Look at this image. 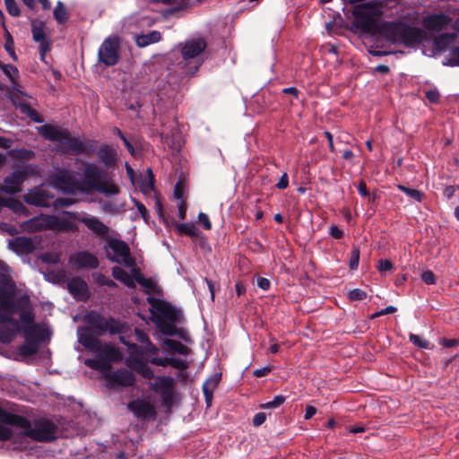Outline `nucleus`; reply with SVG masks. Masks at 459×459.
<instances>
[{
    "label": "nucleus",
    "instance_id": "f257e3e1",
    "mask_svg": "<svg viewBox=\"0 0 459 459\" xmlns=\"http://www.w3.org/2000/svg\"><path fill=\"white\" fill-rule=\"evenodd\" d=\"M384 13L380 3H367L354 10V24L365 32L377 33L385 40L395 44L412 47L420 44L425 37L423 30L410 26L403 22H382Z\"/></svg>",
    "mask_w": 459,
    "mask_h": 459
},
{
    "label": "nucleus",
    "instance_id": "f03ea898",
    "mask_svg": "<svg viewBox=\"0 0 459 459\" xmlns=\"http://www.w3.org/2000/svg\"><path fill=\"white\" fill-rule=\"evenodd\" d=\"M0 421L9 425L13 430L14 437L11 439L13 441L22 437H28L38 442H49L56 438V427L48 420H38L32 426L27 418L0 407Z\"/></svg>",
    "mask_w": 459,
    "mask_h": 459
},
{
    "label": "nucleus",
    "instance_id": "7ed1b4c3",
    "mask_svg": "<svg viewBox=\"0 0 459 459\" xmlns=\"http://www.w3.org/2000/svg\"><path fill=\"white\" fill-rule=\"evenodd\" d=\"M39 134L46 139L57 143L61 152L74 155L89 154L91 150L80 139L72 136L69 130L49 125L39 128Z\"/></svg>",
    "mask_w": 459,
    "mask_h": 459
},
{
    "label": "nucleus",
    "instance_id": "20e7f679",
    "mask_svg": "<svg viewBox=\"0 0 459 459\" xmlns=\"http://www.w3.org/2000/svg\"><path fill=\"white\" fill-rule=\"evenodd\" d=\"M207 47L204 38H195L186 40L179 45L182 61L178 65L181 73L192 76L203 63L201 55Z\"/></svg>",
    "mask_w": 459,
    "mask_h": 459
},
{
    "label": "nucleus",
    "instance_id": "39448f33",
    "mask_svg": "<svg viewBox=\"0 0 459 459\" xmlns=\"http://www.w3.org/2000/svg\"><path fill=\"white\" fill-rule=\"evenodd\" d=\"M84 184L95 191L107 196L119 194V187L108 176V174L97 165L87 163L83 169Z\"/></svg>",
    "mask_w": 459,
    "mask_h": 459
},
{
    "label": "nucleus",
    "instance_id": "423d86ee",
    "mask_svg": "<svg viewBox=\"0 0 459 459\" xmlns=\"http://www.w3.org/2000/svg\"><path fill=\"white\" fill-rule=\"evenodd\" d=\"M16 285L13 279L4 273H0V324H13L18 327V321L13 317L15 304L13 300Z\"/></svg>",
    "mask_w": 459,
    "mask_h": 459
},
{
    "label": "nucleus",
    "instance_id": "0eeeda50",
    "mask_svg": "<svg viewBox=\"0 0 459 459\" xmlns=\"http://www.w3.org/2000/svg\"><path fill=\"white\" fill-rule=\"evenodd\" d=\"M25 227L26 230L30 231H41L46 230L75 231L78 230L75 223L69 218L43 214L28 221Z\"/></svg>",
    "mask_w": 459,
    "mask_h": 459
},
{
    "label": "nucleus",
    "instance_id": "6e6552de",
    "mask_svg": "<svg viewBox=\"0 0 459 459\" xmlns=\"http://www.w3.org/2000/svg\"><path fill=\"white\" fill-rule=\"evenodd\" d=\"M89 325L88 328L92 330L97 335H102L106 333L110 334L124 333L128 325L112 317H106L98 312L91 311L85 316Z\"/></svg>",
    "mask_w": 459,
    "mask_h": 459
},
{
    "label": "nucleus",
    "instance_id": "1a4fd4ad",
    "mask_svg": "<svg viewBox=\"0 0 459 459\" xmlns=\"http://www.w3.org/2000/svg\"><path fill=\"white\" fill-rule=\"evenodd\" d=\"M105 249L110 261L125 266L135 265V258L132 255L128 244L124 240L108 238Z\"/></svg>",
    "mask_w": 459,
    "mask_h": 459
},
{
    "label": "nucleus",
    "instance_id": "9d476101",
    "mask_svg": "<svg viewBox=\"0 0 459 459\" xmlns=\"http://www.w3.org/2000/svg\"><path fill=\"white\" fill-rule=\"evenodd\" d=\"M146 300L151 307L150 312L156 321L166 320L169 323L178 321V313L170 303L154 297H148Z\"/></svg>",
    "mask_w": 459,
    "mask_h": 459
},
{
    "label": "nucleus",
    "instance_id": "9b49d317",
    "mask_svg": "<svg viewBox=\"0 0 459 459\" xmlns=\"http://www.w3.org/2000/svg\"><path fill=\"white\" fill-rule=\"evenodd\" d=\"M120 42L117 37H108L100 45L98 51L100 63L106 66H113L119 61Z\"/></svg>",
    "mask_w": 459,
    "mask_h": 459
},
{
    "label": "nucleus",
    "instance_id": "f8f14e48",
    "mask_svg": "<svg viewBox=\"0 0 459 459\" xmlns=\"http://www.w3.org/2000/svg\"><path fill=\"white\" fill-rule=\"evenodd\" d=\"M174 385L171 377H156L155 381L150 384V388L160 396L164 406L170 407L175 398Z\"/></svg>",
    "mask_w": 459,
    "mask_h": 459
},
{
    "label": "nucleus",
    "instance_id": "ddd939ff",
    "mask_svg": "<svg viewBox=\"0 0 459 459\" xmlns=\"http://www.w3.org/2000/svg\"><path fill=\"white\" fill-rule=\"evenodd\" d=\"M23 200L28 204L49 207L54 202V194L48 188L35 187L23 195Z\"/></svg>",
    "mask_w": 459,
    "mask_h": 459
},
{
    "label": "nucleus",
    "instance_id": "4468645a",
    "mask_svg": "<svg viewBox=\"0 0 459 459\" xmlns=\"http://www.w3.org/2000/svg\"><path fill=\"white\" fill-rule=\"evenodd\" d=\"M51 182L56 188L65 193H73L76 188V173L69 169L58 170L51 177Z\"/></svg>",
    "mask_w": 459,
    "mask_h": 459
},
{
    "label": "nucleus",
    "instance_id": "2eb2a0df",
    "mask_svg": "<svg viewBox=\"0 0 459 459\" xmlns=\"http://www.w3.org/2000/svg\"><path fill=\"white\" fill-rule=\"evenodd\" d=\"M126 365L136 372L138 375L145 379L155 378L152 368L147 364L146 356H137L134 353L130 354L125 360ZM148 362H150L148 360Z\"/></svg>",
    "mask_w": 459,
    "mask_h": 459
},
{
    "label": "nucleus",
    "instance_id": "dca6fc26",
    "mask_svg": "<svg viewBox=\"0 0 459 459\" xmlns=\"http://www.w3.org/2000/svg\"><path fill=\"white\" fill-rule=\"evenodd\" d=\"M105 378L111 386L130 387L135 384L136 378L132 369L119 368L105 374Z\"/></svg>",
    "mask_w": 459,
    "mask_h": 459
},
{
    "label": "nucleus",
    "instance_id": "f3484780",
    "mask_svg": "<svg viewBox=\"0 0 459 459\" xmlns=\"http://www.w3.org/2000/svg\"><path fill=\"white\" fill-rule=\"evenodd\" d=\"M128 410L139 420L154 419L157 411L155 406L143 399L134 400L127 404Z\"/></svg>",
    "mask_w": 459,
    "mask_h": 459
},
{
    "label": "nucleus",
    "instance_id": "a211bd4d",
    "mask_svg": "<svg viewBox=\"0 0 459 459\" xmlns=\"http://www.w3.org/2000/svg\"><path fill=\"white\" fill-rule=\"evenodd\" d=\"M30 172L27 169H17L4 179L2 191L6 194H16L22 190V183Z\"/></svg>",
    "mask_w": 459,
    "mask_h": 459
},
{
    "label": "nucleus",
    "instance_id": "6ab92c4d",
    "mask_svg": "<svg viewBox=\"0 0 459 459\" xmlns=\"http://www.w3.org/2000/svg\"><path fill=\"white\" fill-rule=\"evenodd\" d=\"M65 214H68L73 219H77L79 221L83 223L90 230H91L95 235L107 238L109 228L104 224L100 219L94 216H84L81 218H77L75 213L65 212Z\"/></svg>",
    "mask_w": 459,
    "mask_h": 459
},
{
    "label": "nucleus",
    "instance_id": "aec40b11",
    "mask_svg": "<svg viewBox=\"0 0 459 459\" xmlns=\"http://www.w3.org/2000/svg\"><path fill=\"white\" fill-rule=\"evenodd\" d=\"M69 264L77 269H93L99 266V260L96 255L91 254L90 252L80 251L70 256Z\"/></svg>",
    "mask_w": 459,
    "mask_h": 459
},
{
    "label": "nucleus",
    "instance_id": "412c9836",
    "mask_svg": "<svg viewBox=\"0 0 459 459\" xmlns=\"http://www.w3.org/2000/svg\"><path fill=\"white\" fill-rule=\"evenodd\" d=\"M452 18L446 14H432L423 19V26L430 30L439 32L445 27L450 25Z\"/></svg>",
    "mask_w": 459,
    "mask_h": 459
},
{
    "label": "nucleus",
    "instance_id": "4be33fe9",
    "mask_svg": "<svg viewBox=\"0 0 459 459\" xmlns=\"http://www.w3.org/2000/svg\"><path fill=\"white\" fill-rule=\"evenodd\" d=\"M134 333L137 342L143 344L140 347L141 355L146 356L147 359L155 357L159 352V349L150 341L148 335L139 328L134 329Z\"/></svg>",
    "mask_w": 459,
    "mask_h": 459
},
{
    "label": "nucleus",
    "instance_id": "5701e85b",
    "mask_svg": "<svg viewBox=\"0 0 459 459\" xmlns=\"http://www.w3.org/2000/svg\"><path fill=\"white\" fill-rule=\"evenodd\" d=\"M15 311L21 310L20 320L23 324V326L29 325L34 323L35 316L30 309H28L30 306V300L28 297H22L19 300L14 302Z\"/></svg>",
    "mask_w": 459,
    "mask_h": 459
},
{
    "label": "nucleus",
    "instance_id": "b1692460",
    "mask_svg": "<svg viewBox=\"0 0 459 459\" xmlns=\"http://www.w3.org/2000/svg\"><path fill=\"white\" fill-rule=\"evenodd\" d=\"M69 292L77 299L83 300L88 297L87 283L81 278L75 277L67 282Z\"/></svg>",
    "mask_w": 459,
    "mask_h": 459
},
{
    "label": "nucleus",
    "instance_id": "393cba45",
    "mask_svg": "<svg viewBox=\"0 0 459 459\" xmlns=\"http://www.w3.org/2000/svg\"><path fill=\"white\" fill-rule=\"evenodd\" d=\"M93 333H95L92 330L86 327L79 334V342L86 349L92 351H99L101 349V342Z\"/></svg>",
    "mask_w": 459,
    "mask_h": 459
},
{
    "label": "nucleus",
    "instance_id": "a878e982",
    "mask_svg": "<svg viewBox=\"0 0 459 459\" xmlns=\"http://www.w3.org/2000/svg\"><path fill=\"white\" fill-rule=\"evenodd\" d=\"M148 360L152 364L156 365V366H160V367L171 366L172 368H178V369H186L188 367V364L186 361H185L181 359H178V358H169H169H160V357H157V355H156L155 357L148 359Z\"/></svg>",
    "mask_w": 459,
    "mask_h": 459
},
{
    "label": "nucleus",
    "instance_id": "bb28decb",
    "mask_svg": "<svg viewBox=\"0 0 459 459\" xmlns=\"http://www.w3.org/2000/svg\"><path fill=\"white\" fill-rule=\"evenodd\" d=\"M221 378V373H216L210 377L203 385V392L207 406H211L212 395L215 388L219 385Z\"/></svg>",
    "mask_w": 459,
    "mask_h": 459
},
{
    "label": "nucleus",
    "instance_id": "cd10ccee",
    "mask_svg": "<svg viewBox=\"0 0 459 459\" xmlns=\"http://www.w3.org/2000/svg\"><path fill=\"white\" fill-rule=\"evenodd\" d=\"M11 248L18 254H29L34 249L33 242L30 238L18 237L10 241Z\"/></svg>",
    "mask_w": 459,
    "mask_h": 459
},
{
    "label": "nucleus",
    "instance_id": "c85d7f7f",
    "mask_svg": "<svg viewBox=\"0 0 459 459\" xmlns=\"http://www.w3.org/2000/svg\"><path fill=\"white\" fill-rule=\"evenodd\" d=\"M100 357L109 362H119L122 360L123 356L121 351L112 345H101Z\"/></svg>",
    "mask_w": 459,
    "mask_h": 459
},
{
    "label": "nucleus",
    "instance_id": "c756f323",
    "mask_svg": "<svg viewBox=\"0 0 459 459\" xmlns=\"http://www.w3.org/2000/svg\"><path fill=\"white\" fill-rule=\"evenodd\" d=\"M161 39V34L158 30H152L147 34L138 35L135 43L140 48L147 47L151 44L157 43Z\"/></svg>",
    "mask_w": 459,
    "mask_h": 459
},
{
    "label": "nucleus",
    "instance_id": "7c9ffc66",
    "mask_svg": "<svg viewBox=\"0 0 459 459\" xmlns=\"http://www.w3.org/2000/svg\"><path fill=\"white\" fill-rule=\"evenodd\" d=\"M112 276L121 281L123 284L127 286L128 288H134L135 283L134 279L131 277V275L125 271L123 268L119 266H114L112 268Z\"/></svg>",
    "mask_w": 459,
    "mask_h": 459
},
{
    "label": "nucleus",
    "instance_id": "2f4dec72",
    "mask_svg": "<svg viewBox=\"0 0 459 459\" xmlns=\"http://www.w3.org/2000/svg\"><path fill=\"white\" fill-rule=\"evenodd\" d=\"M98 157L100 160L106 166H110L116 161V152L108 145H102L99 152Z\"/></svg>",
    "mask_w": 459,
    "mask_h": 459
},
{
    "label": "nucleus",
    "instance_id": "473e14b6",
    "mask_svg": "<svg viewBox=\"0 0 459 459\" xmlns=\"http://www.w3.org/2000/svg\"><path fill=\"white\" fill-rule=\"evenodd\" d=\"M455 33H443L435 38L434 44L438 49L445 50L455 41Z\"/></svg>",
    "mask_w": 459,
    "mask_h": 459
},
{
    "label": "nucleus",
    "instance_id": "72a5a7b5",
    "mask_svg": "<svg viewBox=\"0 0 459 459\" xmlns=\"http://www.w3.org/2000/svg\"><path fill=\"white\" fill-rule=\"evenodd\" d=\"M177 230L181 235H186L190 237H199L200 230L193 223H178L176 225Z\"/></svg>",
    "mask_w": 459,
    "mask_h": 459
},
{
    "label": "nucleus",
    "instance_id": "f704fd0d",
    "mask_svg": "<svg viewBox=\"0 0 459 459\" xmlns=\"http://www.w3.org/2000/svg\"><path fill=\"white\" fill-rule=\"evenodd\" d=\"M164 343L169 350L176 353L181 355H188L190 353V349L179 341L167 339L165 340Z\"/></svg>",
    "mask_w": 459,
    "mask_h": 459
},
{
    "label": "nucleus",
    "instance_id": "c9c22d12",
    "mask_svg": "<svg viewBox=\"0 0 459 459\" xmlns=\"http://www.w3.org/2000/svg\"><path fill=\"white\" fill-rule=\"evenodd\" d=\"M31 27L32 38L34 41H40L44 39H47L44 31L45 24L43 22H38L34 21L31 22Z\"/></svg>",
    "mask_w": 459,
    "mask_h": 459
},
{
    "label": "nucleus",
    "instance_id": "e433bc0d",
    "mask_svg": "<svg viewBox=\"0 0 459 459\" xmlns=\"http://www.w3.org/2000/svg\"><path fill=\"white\" fill-rule=\"evenodd\" d=\"M13 329L0 328V342L3 343H10L16 336V331L19 330V326L16 327L13 324Z\"/></svg>",
    "mask_w": 459,
    "mask_h": 459
},
{
    "label": "nucleus",
    "instance_id": "4c0bfd02",
    "mask_svg": "<svg viewBox=\"0 0 459 459\" xmlns=\"http://www.w3.org/2000/svg\"><path fill=\"white\" fill-rule=\"evenodd\" d=\"M139 284L145 289V293L150 294L151 292L159 293L160 288L156 282L151 278L140 277Z\"/></svg>",
    "mask_w": 459,
    "mask_h": 459
},
{
    "label": "nucleus",
    "instance_id": "58836bf2",
    "mask_svg": "<svg viewBox=\"0 0 459 459\" xmlns=\"http://www.w3.org/2000/svg\"><path fill=\"white\" fill-rule=\"evenodd\" d=\"M23 333L27 340L32 338H41V329L35 323L23 326Z\"/></svg>",
    "mask_w": 459,
    "mask_h": 459
},
{
    "label": "nucleus",
    "instance_id": "ea45409f",
    "mask_svg": "<svg viewBox=\"0 0 459 459\" xmlns=\"http://www.w3.org/2000/svg\"><path fill=\"white\" fill-rule=\"evenodd\" d=\"M54 17L59 24H63L67 21V13L61 2H58L54 9Z\"/></svg>",
    "mask_w": 459,
    "mask_h": 459
},
{
    "label": "nucleus",
    "instance_id": "a19ab883",
    "mask_svg": "<svg viewBox=\"0 0 459 459\" xmlns=\"http://www.w3.org/2000/svg\"><path fill=\"white\" fill-rule=\"evenodd\" d=\"M0 67L3 70V72L4 73V74L10 79L12 83H14L15 79L19 75L18 69L13 65H3L1 63H0Z\"/></svg>",
    "mask_w": 459,
    "mask_h": 459
},
{
    "label": "nucleus",
    "instance_id": "79ce46f5",
    "mask_svg": "<svg viewBox=\"0 0 459 459\" xmlns=\"http://www.w3.org/2000/svg\"><path fill=\"white\" fill-rule=\"evenodd\" d=\"M39 347L36 342H29L22 345L19 349L20 354L22 356H31L38 352Z\"/></svg>",
    "mask_w": 459,
    "mask_h": 459
},
{
    "label": "nucleus",
    "instance_id": "37998d69",
    "mask_svg": "<svg viewBox=\"0 0 459 459\" xmlns=\"http://www.w3.org/2000/svg\"><path fill=\"white\" fill-rule=\"evenodd\" d=\"M398 188L400 190H402L403 193H405L408 196L412 198L413 200H415L417 202H421L422 201L424 194L422 192L419 191L418 189L409 188V187H406V186H402V185H399Z\"/></svg>",
    "mask_w": 459,
    "mask_h": 459
},
{
    "label": "nucleus",
    "instance_id": "c03bdc74",
    "mask_svg": "<svg viewBox=\"0 0 459 459\" xmlns=\"http://www.w3.org/2000/svg\"><path fill=\"white\" fill-rule=\"evenodd\" d=\"M286 400V397L281 395V394H279V395H276L273 401H270L268 403H263L260 405V408L261 409H275V408H278L280 407Z\"/></svg>",
    "mask_w": 459,
    "mask_h": 459
},
{
    "label": "nucleus",
    "instance_id": "a18cd8bd",
    "mask_svg": "<svg viewBox=\"0 0 459 459\" xmlns=\"http://www.w3.org/2000/svg\"><path fill=\"white\" fill-rule=\"evenodd\" d=\"M13 437L14 432L10 426L0 421V441L11 440Z\"/></svg>",
    "mask_w": 459,
    "mask_h": 459
},
{
    "label": "nucleus",
    "instance_id": "49530a36",
    "mask_svg": "<svg viewBox=\"0 0 459 459\" xmlns=\"http://www.w3.org/2000/svg\"><path fill=\"white\" fill-rule=\"evenodd\" d=\"M4 48L7 51V53L10 55V56L16 61L17 56L14 51V43L12 35L6 31L5 33V43H4Z\"/></svg>",
    "mask_w": 459,
    "mask_h": 459
},
{
    "label": "nucleus",
    "instance_id": "de8ad7c7",
    "mask_svg": "<svg viewBox=\"0 0 459 459\" xmlns=\"http://www.w3.org/2000/svg\"><path fill=\"white\" fill-rule=\"evenodd\" d=\"M156 324L164 334L173 335L175 333L174 326H173L174 323H169L166 320H162V321H156Z\"/></svg>",
    "mask_w": 459,
    "mask_h": 459
},
{
    "label": "nucleus",
    "instance_id": "09e8293b",
    "mask_svg": "<svg viewBox=\"0 0 459 459\" xmlns=\"http://www.w3.org/2000/svg\"><path fill=\"white\" fill-rule=\"evenodd\" d=\"M409 339L411 342H412L415 346L421 348V349H429V342L423 339L421 336L411 333L409 336Z\"/></svg>",
    "mask_w": 459,
    "mask_h": 459
},
{
    "label": "nucleus",
    "instance_id": "8fccbe9b",
    "mask_svg": "<svg viewBox=\"0 0 459 459\" xmlns=\"http://www.w3.org/2000/svg\"><path fill=\"white\" fill-rule=\"evenodd\" d=\"M36 42L39 43L40 59L43 61L45 59L46 54L51 49L52 42L48 38Z\"/></svg>",
    "mask_w": 459,
    "mask_h": 459
},
{
    "label": "nucleus",
    "instance_id": "3c124183",
    "mask_svg": "<svg viewBox=\"0 0 459 459\" xmlns=\"http://www.w3.org/2000/svg\"><path fill=\"white\" fill-rule=\"evenodd\" d=\"M359 249L356 247H353L351 251L349 266L351 270H356L359 265Z\"/></svg>",
    "mask_w": 459,
    "mask_h": 459
},
{
    "label": "nucleus",
    "instance_id": "603ef678",
    "mask_svg": "<svg viewBox=\"0 0 459 459\" xmlns=\"http://www.w3.org/2000/svg\"><path fill=\"white\" fill-rule=\"evenodd\" d=\"M4 4L10 15L17 17L21 14L20 8L15 0H4Z\"/></svg>",
    "mask_w": 459,
    "mask_h": 459
},
{
    "label": "nucleus",
    "instance_id": "864d4df0",
    "mask_svg": "<svg viewBox=\"0 0 459 459\" xmlns=\"http://www.w3.org/2000/svg\"><path fill=\"white\" fill-rule=\"evenodd\" d=\"M96 282L99 284V285H101V286H108L109 288H116L117 287V284L111 279H109L108 277L105 276L104 274L102 273H98L96 275Z\"/></svg>",
    "mask_w": 459,
    "mask_h": 459
},
{
    "label": "nucleus",
    "instance_id": "5fc2aeb1",
    "mask_svg": "<svg viewBox=\"0 0 459 459\" xmlns=\"http://www.w3.org/2000/svg\"><path fill=\"white\" fill-rule=\"evenodd\" d=\"M21 110L23 113L27 114L31 120L38 123L41 122V119L39 118L38 112L35 109L29 107L28 105H21Z\"/></svg>",
    "mask_w": 459,
    "mask_h": 459
},
{
    "label": "nucleus",
    "instance_id": "6e6d98bb",
    "mask_svg": "<svg viewBox=\"0 0 459 459\" xmlns=\"http://www.w3.org/2000/svg\"><path fill=\"white\" fill-rule=\"evenodd\" d=\"M21 110L23 113L27 114L31 120L38 123L41 122V119L39 118L38 112L35 109L29 107L28 105H21Z\"/></svg>",
    "mask_w": 459,
    "mask_h": 459
},
{
    "label": "nucleus",
    "instance_id": "4d7b16f0",
    "mask_svg": "<svg viewBox=\"0 0 459 459\" xmlns=\"http://www.w3.org/2000/svg\"><path fill=\"white\" fill-rule=\"evenodd\" d=\"M75 200L74 198H55L52 206L55 208L66 207L74 204Z\"/></svg>",
    "mask_w": 459,
    "mask_h": 459
},
{
    "label": "nucleus",
    "instance_id": "13d9d810",
    "mask_svg": "<svg viewBox=\"0 0 459 459\" xmlns=\"http://www.w3.org/2000/svg\"><path fill=\"white\" fill-rule=\"evenodd\" d=\"M349 298L351 300L360 301L367 298V293L360 289H354L349 292Z\"/></svg>",
    "mask_w": 459,
    "mask_h": 459
},
{
    "label": "nucleus",
    "instance_id": "bf43d9fd",
    "mask_svg": "<svg viewBox=\"0 0 459 459\" xmlns=\"http://www.w3.org/2000/svg\"><path fill=\"white\" fill-rule=\"evenodd\" d=\"M426 99L431 103H437L439 100L440 94L437 89H431L425 92Z\"/></svg>",
    "mask_w": 459,
    "mask_h": 459
},
{
    "label": "nucleus",
    "instance_id": "052dcab7",
    "mask_svg": "<svg viewBox=\"0 0 459 459\" xmlns=\"http://www.w3.org/2000/svg\"><path fill=\"white\" fill-rule=\"evenodd\" d=\"M198 222L203 225V227L206 230H210L212 229V223L210 221V219L208 217V215L204 212H200L198 214Z\"/></svg>",
    "mask_w": 459,
    "mask_h": 459
},
{
    "label": "nucleus",
    "instance_id": "680f3d73",
    "mask_svg": "<svg viewBox=\"0 0 459 459\" xmlns=\"http://www.w3.org/2000/svg\"><path fill=\"white\" fill-rule=\"evenodd\" d=\"M421 280L426 284H435L436 283V276H435L434 273L430 270H427L421 274Z\"/></svg>",
    "mask_w": 459,
    "mask_h": 459
},
{
    "label": "nucleus",
    "instance_id": "e2e57ef3",
    "mask_svg": "<svg viewBox=\"0 0 459 459\" xmlns=\"http://www.w3.org/2000/svg\"><path fill=\"white\" fill-rule=\"evenodd\" d=\"M396 307H394V306H388L386 307L385 308H383L381 309L380 311H377L376 313H374L373 315H371V318H376V317H378L380 316H384V315H387V314H393L394 312H396Z\"/></svg>",
    "mask_w": 459,
    "mask_h": 459
},
{
    "label": "nucleus",
    "instance_id": "0e129e2a",
    "mask_svg": "<svg viewBox=\"0 0 459 459\" xmlns=\"http://www.w3.org/2000/svg\"><path fill=\"white\" fill-rule=\"evenodd\" d=\"M266 420V414L264 412H258L253 418V424L255 427L261 426Z\"/></svg>",
    "mask_w": 459,
    "mask_h": 459
},
{
    "label": "nucleus",
    "instance_id": "69168bd1",
    "mask_svg": "<svg viewBox=\"0 0 459 459\" xmlns=\"http://www.w3.org/2000/svg\"><path fill=\"white\" fill-rule=\"evenodd\" d=\"M178 217L180 220H184L186 215V204L185 200H181L178 203Z\"/></svg>",
    "mask_w": 459,
    "mask_h": 459
},
{
    "label": "nucleus",
    "instance_id": "338daca9",
    "mask_svg": "<svg viewBox=\"0 0 459 459\" xmlns=\"http://www.w3.org/2000/svg\"><path fill=\"white\" fill-rule=\"evenodd\" d=\"M288 186H289L288 175H287V173H283L282 176L281 177L280 180L276 184V187L278 189H285L288 187Z\"/></svg>",
    "mask_w": 459,
    "mask_h": 459
},
{
    "label": "nucleus",
    "instance_id": "774afa93",
    "mask_svg": "<svg viewBox=\"0 0 459 459\" xmlns=\"http://www.w3.org/2000/svg\"><path fill=\"white\" fill-rule=\"evenodd\" d=\"M257 286L264 290H268L270 289L271 282L266 278L259 277L257 279Z\"/></svg>",
    "mask_w": 459,
    "mask_h": 459
}]
</instances>
